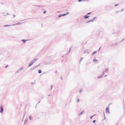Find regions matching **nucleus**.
<instances>
[{
	"instance_id": "6",
	"label": "nucleus",
	"mask_w": 125,
	"mask_h": 125,
	"mask_svg": "<svg viewBox=\"0 0 125 125\" xmlns=\"http://www.w3.org/2000/svg\"><path fill=\"white\" fill-rule=\"evenodd\" d=\"M42 72L41 70H39L38 71V73H41Z\"/></svg>"
},
{
	"instance_id": "26",
	"label": "nucleus",
	"mask_w": 125,
	"mask_h": 125,
	"mask_svg": "<svg viewBox=\"0 0 125 125\" xmlns=\"http://www.w3.org/2000/svg\"><path fill=\"white\" fill-rule=\"evenodd\" d=\"M13 16L14 17H15L16 16L15 15H13Z\"/></svg>"
},
{
	"instance_id": "4",
	"label": "nucleus",
	"mask_w": 125,
	"mask_h": 125,
	"mask_svg": "<svg viewBox=\"0 0 125 125\" xmlns=\"http://www.w3.org/2000/svg\"><path fill=\"white\" fill-rule=\"evenodd\" d=\"M93 61L94 62H97L98 61L95 58L93 59Z\"/></svg>"
},
{
	"instance_id": "2",
	"label": "nucleus",
	"mask_w": 125,
	"mask_h": 125,
	"mask_svg": "<svg viewBox=\"0 0 125 125\" xmlns=\"http://www.w3.org/2000/svg\"><path fill=\"white\" fill-rule=\"evenodd\" d=\"M105 112L106 113H109V110L108 107H107V108H106L105 111Z\"/></svg>"
},
{
	"instance_id": "14",
	"label": "nucleus",
	"mask_w": 125,
	"mask_h": 125,
	"mask_svg": "<svg viewBox=\"0 0 125 125\" xmlns=\"http://www.w3.org/2000/svg\"><path fill=\"white\" fill-rule=\"evenodd\" d=\"M85 0H78V1L79 2H80V1H84Z\"/></svg>"
},
{
	"instance_id": "7",
	"label": "nucleus",
	"mask_w": 125,
	"mask_h": 125,
	"mask_svg": "<svg viewBox=\"0 0 125 125\" xmlns=\"http://www.w3.org/2000/svg\"><path fill=\"white\" fill-rule=\"evenodd\" d=\"M68 13H66L65 14H63L62 15V16H65L66 15H67L68 14Z\"/></svg>"
},
{
	"instance_id": "27",
	"label": "nucleus",
	"mask_w": 125,
	"mask_h": 125,
	"mask_svg": "<svg viewBox=\"0 0 125 125\" xmlns=\"http://www.w3.org/2000/svg\"><path fill=\"white\" fill-rule=\"evenodd\" d=\"M90 21H87V22H90Z\"/></svg>"
},
{
	"instance_id": "23",
	"label": "nucleus",
	"mask_w": 125,
	"mask_h": 125,
	"mask_svg": "<svg viewBox=\"0 0 125 125\" xmlns=\"http://www.w3.org/2000/svg\"><path fill=\"white\" fill-rule=\"evenodd\" d=\"M90 13H87V15H89V14Z\"/></svg>"
},
{
	"instance_id": "22",
	"label": "nucleus",
	"mask_w": 125,
	"mask_h": 125,
	"mask_svg": "<svg viewBox=\"0 0 125 125\" xmlns=\"http://www.w3.org/2000/svg\"><path fill=\"white\" fill-rule=\"evenodd\" d=\"M123 10V9H122V10H121L120 11H122Z\"/></svg>"
},
{
	"instance_id": "30",
	"label": "nucleus",
	"mask_w": 125,
	"mask_h": 125,
	"mask_svg": "<svg viewBox=\"0 0 125 125\" xmlns=\"http://www.w3.org/2000/svg\"><path fill=\"white\" fill-rule=\"evenodd\" d=\"M81 60H82V59H81V60Z\"/></svg>"
},
{
	"instance_id": "28",
	"label": "nucleus",
	"mask_w": 125,
	"mask_h": 125,
	"mask_svg": "<svg viewBox=\"0 0 125 125\" xmlns=\"http://www.w3.org/2000/svg\"><path fill=\"white\" fill-rule=\"evenodd\" d=\"M51 89H52V86H51Z\"/></svg>"
},
{
	"instance_id": "24",
	"label": "nucleus",
	"mask_w": 125,
	"mask_h": 125,
	"mask_svg": "<svg viewBox=\"0 0 125 125\" xmlns=\"http://www.w3.org/2000/svg\"><path fill=\"white\" fill-rule=\"evenodd\" d=\"M83 114L82 112H81L80 113V114L81 115V114Z\"/></svg>"
},
{
	"instance_id": "11",
	"label": "nucleus",
	"mask_w": 125,
	"mask_h": 125,
	"mask_svg": "<svg viewBox=\"0 0 125 125\" xmlns=\"http://www.w3.org/2000/svg\"><path fill=\"white\" fill-rule=\"evenodd\" d=\"M79 99L78 98L77 100V102H79Z\"/></svg>"
},
{
	"instance_id": "15",
	"label": "nucleus",
	"mask_w": 125,
	"mask_h": 125,
	"mask_svg": "<svg viewBox=\"0 0 125 125\" xmlns=\"http://www.w3.org/2000/svg\"><path fill=\"white\" fill-rule=\"evenodd\" d=\"M29 118L30 119V120H31V119L32 118V117L31 116H30L29 117Z\"/></svg>"
},
{
	"instance_id": "31",
	"label": "nucleus",
	"mask_w": 125,
	"mask_h": 125,
	"mask_svg": "<svg viewBox=\"0 0 125 125\" xmlns=\"http://www.w3.org/2000/svg\"><path fill=\"white\" fill-rule=\"evenodd\" d=\"M106 76V75H105V76Z\"/></svg>"
},
{
	"instance_id": "9",
	"label": "nucleus",
	"mask_w": 125,
	"mask_h": 125,
	"mask_svg": "<svg viewBox=\"0 0 125 125\" xmlns=\"http://www.w3.org/2000/svg\"><path fill=\"white\" fill-rule=\"evenodd\" d=\"M102 76H99L98 77V78H102Z\"/></svg>"
},
{
	"instance_id": "5",
	"label": "nucleus",
	"mask_w": 125,
	"mask_h": 125,
	"mask_svg": "<svg viewBox=\"0 0 125 125\" xmlns=\"http://www.w3.org/2000/svg\"><path fill=\"white\" fill-rule=\"evenodd\" d=\"M33 62H31V63L30 64H29V66H30L31 65H32L33 64Z\"/></svg>"
},
{
	"instance_id": "1",
	"label": "nucleus",
	"mask_w": 125,
	"mask_h": 125,
	"mask_svg": "<svg viewBox=\"0 0 125 125\" xmlns=\"http://www.w3.org/2000/svg\"><path fill=\"white\" fill-rule=\"evenodd\" d=\"M1 110L0 111V113H3V107L2 106H1L0 107Z\"/></svg>"
},
{
	"instance_id": "21",
	"label": "nucleus",
	"mask_w": 125,
	"mask_h": 125,
	"mask_svg": "<svg viewBox=\"0 0 125 125\" xmlns=\"http://www.w3.org/2000/svg\"><path fill=\"white\" fill-rule=\"evenodd\" d=\"M118 5V4H116L115 5V6H116L117 5Z\"/></svg>"
},
{
	"instance_id": "17",
	"label": "nucleus",
	"mask_w": 125,
	"mask_h": 125,
	"mask_svg": "<svg viewBox=\"0 0 125 125\" xmlns=\"http://www.w3.org/2000/svg\"><path fill=\"white\" fill-rule=\"evenodd\" d=\"M46 12V11H43V13H45Z\"/></svg>"
},
{
	"instance_id": "8",
	"label": "nucleus",
	"mask_w": 125,
	"mask_h": 125,
	"mask_svg": "<svg viewBox=\"0 0 125 125\" xmlns=\"http://www.w3.org/2000/svg\"><path fill=\"white\" fill-rule=\"evenodd\" d=\"M36 61V59H34L32 61V62H35Z\"/></svg>"
},
{
	"instance_id": "19",
	"label": "nucleus",
	"mask_w": 125,
	"mask_h": 125,
	"mask_svg": "<svg viewBox=\"0 0 125 125\" xmlns=\"http://www.w3.org/2000/svg\"><path fill=\"white\" fill-rule=\"evenodd\" d=\"M95 120H94L93 121V122L94 123H95Z\"/></svg>"
},
{
	"instance_id": "20",
	"label": "nucleus",
	"mask_w": 125,
	"mask_h": 125,
	"mask_svg": "<svg viewBox=\"0 0 125 125\" xmlns=\"http://www.w3.org/2000/svg\"><path fill=\"white\" fill-rule=\"evenodd\" d=\"M9 26V25H4V26Z\"/></svg>"
},
{
	"instance_id": "25",
	"label": "nucleus",
	"mask_w": 125,
	"mask_h": 125,
	"mask_svg": "<svg viewBox=\"0 0 125 125\" xmlns=\"http://www.w3.org/2000/svg\"><path fill=\"white\" fill-rule=\"evenodd\" d=\"M93 116H92L91 117H90V118H91V119H92V117H93Z\"/></svg>"
},
{
	"instance_id": "13",
	"label": "nucleus",
	"mask_w": 125,
	"mask_h": 125,
	"mask_svg": "<svg viewBox=\"0 0 125 125\" xmlns=\"http://www.w3.org/2000/svg\"><path fill=\"white\" fill-rule=\"evenodd\" d=\"M62 16V14H60L58 16V17H59Z\"/></svg>"
},
{
	"instance_id": "12",
	"label": "nucleus",
	"mask_w": 125,
	"mask_h": 125,
	"mask_svg": "<svg viewBox=\"0 0 125 125\" xmlns=\"http://www.w3.org/2000/svg\"><path fill=\"white\" fill-rule=\"evenodd\" d=\"M96 51H94V52L92 54V55H93L95 53H96Z\"/></svg>"
},
{
	"instance_id": "16",
	"label": "nucleus",
	"mask_w": 125,
	"mask_h": 125,
	"mask_svg": "<svg viewBox=\"0 0 125 125\" xmlns=\"http://www.w3.org/2000/svg\"><path fill=\"white\" fill-rule=\"evenodd\" d=\"M8 65H7L6 66H5V68H7V67H8Z\"/></svg>"
},
{
	"instance_id": "18",
	"label": "nucleus",
	"mask_w": 125,
	"mask_h": 125,
	"mask_svg": "<svg viewBox=\"0 0 125 125\" xmlns=\"http://www.w3.org/2000/svg\"><path fill=\"white\" fill-rule=\"evenodd\" d=\"M108 69H106L105 70V71L107 72V71H108Z\"/></svg>"
},
{
	"instance_id": "3",
	"label": "nucleus",
	"mask_w": 125,
	"mask_h": 125,
	"mask_svg": "<svg viewBox=\"0 0 125 125\" xmlns=\"http://www.w3.org/2000/svg\"><path fill=\"white\" fill-rule=\"evenodd\" d=\"M89 16H88L87 15H86L85 16H84V19H86L88 18Z\"/></svg>"
},
{
	"instance_id": "29",
	"label": "nucleus",
	"mask_w": 125,
	"mask_h": 125,
	"mask_svg": "<svg viewBox=\"0 0 125 125\" xmlns=\"http://www.w3.org/2000/svg\"><path fill=\"white\" fill-rule=\"evenodd\" d=\"M81 91H80V92H81Z\"/></svg>"
},
{
	"instance_id": "10",
	"label": "nucleus",
	"mask_w": 125,
	"mask_h": 125,
	"mask_svg": "<svg viewBox=\"0 0 125 125\" xmlns=\"http://www.w3.org/2000/svg\"><path fill=\"white\" fill-rule=\"evenodd\" d=\"M26 40H22V42H25Z\"/></svg>"
}]
</instances>
